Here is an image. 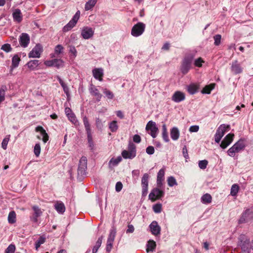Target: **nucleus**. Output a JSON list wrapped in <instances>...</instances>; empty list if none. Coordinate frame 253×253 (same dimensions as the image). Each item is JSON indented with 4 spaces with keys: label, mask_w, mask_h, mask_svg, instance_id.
<instances>
[{
    "label": "nucleus",
    "mask_w": 253,
    "mask_h": 253,
    "mask_svg": "<svg viewBox=\"0 0 253 253\" xmlns=\"http://www.w3.org/2000/svg\"><path fill=\"white\" fill-rule=\"evenodd\" d=\"M194 54L190 53L185 55L180 66V71L183 75H186L192 68Z\"/></svg>",
    "instance_id": "f257e3e1"
},
{
    "label": "nucleus",
    "mask_w": 253,
    "mask_h": 253,
    "mask_svg": "<svg viewBox=\"0 0 253 253\" xmlns=\"http://www.w3.org/2000/svg\"><path fill=\"white\" fill-rule=\"evenodd\" d=\"M246 145L245 139L241 138L228 149L227 154L229 156L234 157L236 153H239L244 150L246 147Z\"/></svg>",
    "instance_id": "f03ea898"
},
{
    "label": "nucleus",
    "mask_w": 253,
    "mask_h": 253,
    "mask_svg": "<svg viewBox=\"0 0 253 253\" xmlns=\"http://www.w3.org/2000/svg\"><path fill=\"white\" fill-rule=\"evenodd\" d=\"M83 121L86 132L89 147L91 150H93L94 148V143L92 140L90 125L86 116H84L83 117Z\"/></svg>",
    "instance_id": "7ed1b4c3"
},
{
    "label": "nucleus",
    "mask_w": 253,
    "mask_h": 253,
    "mask_svg": "<svg viewBox=\"0 0 253 253\" xmlns=\"http://www.w3.org/2000/svg\"><path fill=\"white\" fill-rule=\"evenodd\" d=\"M253 219V207L246 209L238 220L239 224L247 223Z\"/></svg>",
    "instance_id": "20e7f679"
},
{
    "label": "nucleus",
    "mask_w": 253,
    "mask_h": 253,
    "mask_svg": "<svg viewBox=\"0 0 253 253\" xmlns=\"http://www.w3.org/2000/svg\"><path fill=\"white\" fill-rule=\"evenodd\" d=\"M136 146L132 143L128 144V150H124L122 152V157L124 159H132L136 156Z\"/></svg>",
    "instance_id": "39448f33"
},
{
    "label": "nucleus",
    "mask_w": 253,
    "mask_h": 253,
    "mask_svg": "<svg viewBox=\"0 0 253 253\" xmlns=\"http://www.w3.org/2000/svg\"><path fill=\"white\" fill-rule=\"evenodd\" d=\"M145 29V24L142 22H138L132 28L131 34L133 37H137L144 33Z\"/></svg>",
    "instance_id": "423d86ee"
},
{
    "label": "nucleus",
    "mask_w": 253,
    "mask_h": 253,
    "mask_svg": "<svg viewBox=\"0 0 253 253\" xmlns=\"http://www.w3.org/2000/svg\"><path fill=\"white\" fill-rule=\"evenodd\" d=\"M238 245L241 250L251 251L250 239L244 234H241L238 238Z\"/></svg>",
    "instance_id": "0eeeda50"
},
{
    "label": "nucleus",
    "mask_w": 253,
    "mask_h": 253,
    "mask_svg": "<svg viewBox=\"0 0 253 253\" xmlns=\"http://www.w3.org/2000/svg\"><path fill=\"white\" fill-rule=\"evenodd\" d=\"M230 126L225 124L221 125L217 129L214 135V140L215 142L218 143L220 141L222 137L224 135L227 129H229Z\"/></svg>",
    "instance_id": "6e6552de"
},
{
    "label": "nucleus",
    "mask_w": 253,
    "mask_h": 253,
    "mask_svg": "<svg viewBox=\"0 0 253 253\" xmlns=\"http://www.w3.org/2000/svg\"><path fill=\"white\" fill-rule=\"evenodd\" d=\"M146 130L154 138L157 137L159 131L156 123L152 121H149L147 124Z\"/></svg>",
    "instance_id": "1a4fd4ad"
},
{
    "label": "nucleus",
    "mask_w": 253,
    "mask_h": 253,
    "mask_svg": "<svg viewBox=\"0 0 253 253\" xmlns=\"http://www.w3.org/2000/svg\"><path fill=\"white\" fill-rule=\"evenodd\" d=\"M161 188L158 187L153 189L149 195V199L152 202H155L164 196V191L160 190Z\"/></svg>",
    "instance_id": "9d476101"
},
{
    "label": "nucleus",
    "mask_w": 253,
    "mask_h": 253,
    "mask_svg": "<svg viewBox=\"0 0 253 253\" xmlns=\"http://www.w3.org/2000/svg\"><path fill=\"white\" fill-rule=\"evenodd\" d=\"M80 12L78 10L68 23L63 28V31L64 32H68L75 27L80 18Z\"/></svg>",
    "instance_id": "9b49d317"
},
{
    "label": "nucleus",
    "mask_w": 253,
    "mask_h": 253,
    "mask_svg": "<svg viewBox=\"0 0 253 253\" xmlns=\"http://www.w3.org/2000/svg\"><path fill=\"white\" fill-rule=\"evenodd\" d=\"M80 12L78 10L68 23L63 28V31L64 32H68L75 27L80 18Z\"/></svg>",
    "instance_id": "f8f14e48"
},
{
    "label": "nucleus",
    "mask_w": 253,
    "mask_h": 253,
    "mask_svg": "<svg viewBox=\"0 0 253 253\" xmlns=\"http://www.w3.org/2000/svg\"><path fill=\"white\" fill-rule=\"evenodd\" d=\"M80 12L78 10L68 23L63 28V31L64 32H68L75 27L80 18Z\"/></svg>",
    "instance_id": "ddd939ff"
},
{
    "label": "nucleus",
    "mask_w": 253,
    "mask_h": 253,
    "mask_svg": "<svg viewBox=\"0 0 253 253\" xmlns=\"http://www.w3.org/2000/svg\"><path fill=\"white\" fill-rule=\"evenodd\" d=\"M116 234V229L115 227H112L107 239L106 250L108 252H110L112 248L113 244Z\"/></svg>",
    "instance_id": "4468645a"
},
{
    "label": "nucleus",
    "mask_w": 253,
    "mask_h": 253,
    "mask_svg": "<svg viewBox=\"0 0 253 253\" xmlns=\"http://www.w3.org/2000/svg\"><path fill=\"white\" fill-rule=\"evenodd\" d=\"M87 168V158L86 157L83 156L79 162L78 169V175L83 176L85 174V171Z\"/></svg>",
    "instance_id": "2eb2a0df"
},
{
    "label": "nucleus",
    "mask_w": 253,
    "mask_h": 253,
    "mask_svg": "<svg viewBox=\"0 0 253 253\" xmlns=\"http://www.w3.org/2000/svg\"><path fill=\"white\" fill-rule=\"evenodd\" d=\"M42 51V46L41 44H37L29 53L28 57L29 58H40Z\"/></svg>",
    "instance_id": "dca6fc26"
},
{
    "label": "nucleus",
    "mask_w": 253,
    "mask_h": 253,
    "mask_svg": "<svg viewBox=\"0 0 253 253\" xmlns=\"http://www.w3.org/2000/svg\"><path fill=\"white\" fill-rule=\"evenodd\" d=\"M94 30L91 27H84L81 30V36L85 40L89 39L93 37Z\"/></svg>",
    "instance_id": "f3484780"
},
{
    "label": "nucleus",
    "mask_w": 253,
    "mask_h": 253,
    "mask_svg": "<svg viewBox=\"0 0 253 253\" xmlns=\"http://www.w3.org/2000/svg\"><path fill=\"white\" fill-rule=\"evenodd\" d=\"M32 209L34 211V212L30 217V219L33 222L37 223L38 221V218L42 215V211L41 209L37 206H33Z\"/></svg>",
    "instance_id": "a211bd4d"
},
{
    "label": "nucleus",
    "mask_w": 253,
    "mask_h": 253,
    "mask_svg": "<svg viewBox=\"0 0 253 253\" xmlns=\"http://www.w3.org/2000/svg\"><path fill=\"white\" fill-rule=\"evenodd\" d=\"M30 41L29 35L25 33H22L19 38V42L20 45L24 48L27 47Z\"/></svg>",
    "instance_id": "6ab92c4d"
},
{
    "label": "nucleus",
    "mask_w": 253,
    "mask_h": 253,
    "mask_svg": "<svg viewBox=\"0 0 253 253\" xmlns=\"http://www.w3.org/2000/svg\"><path fill=\"white\" fill-rule=\"evenodd\" d=\"M234 134L233 133L228 134L221 141L220 144V147L222 149L226 148L229 146L233 140Z\"/></svg>",
    "instance_id": "aec40b11"
},
{
    "label": "nucleus",
    "mask_w": 253,
    "mask_h": 253,
    "mask_svg": "<svg viewBox=\"0 0 253 253\" xmlns=\"http://www.w3.org/2000/svg\"><path fill=\"white\" fill-rule=\"evenodd\" d=\"M231 70L234 74H238L242 73L243 68L237 60H234L232 62Z\"/></svg>",
    "instance_id": "412c9836"
},
{
    "label": "nucleus",
    "mask_w": 253,
    "mask_h": 253,
    "mask_svg": "<svg viewBox=\"0 0 253 253\" xmlns=\"http://www.w3.org/2000/svg\"><path fill=\"white\" fill-rule=\"evenodd\" d=\"M185 99V94L180 91H175L171 97V100L176 103H179Z\"/></svg>",
    "instance_id": "4be33fe9"
},
{
    "label": "nucleus",
    "mask_w": 253,
    "mask_h": 253,
    "mask_svg": "<svg viewBox=\"0 0 253 253\" xmlns=\"http://www.w3.org/2000/svg\"><path fill=\"white\" fill-rule=\"evenodd\" d=\"M165 173V169H161L157 174V186L159 188H162L163 184V181L164 180V175Z\"/></svg>",
    "instance_id": "5701e85b"
},
{
    "label": "nucleus",
    "mask_w": 253,
    "mask_h": 253,
    "mask_svg": "<svg viewBox=\"0 0 253 253\" xmlns=\"http://www.w3.org/2000/svg\"><path fill=\"white\" fill-rule=\"evenodd\" d=\"M149 227L153 235L157 236L160 234L161 227L157 221H153L149 225Z\"/></svg>",
    "instance_id": "b1692460"
},
{
    "label": "nucleus",
    "mask_w": 253,
    "mask_h": 253,
    "mask_svg": "<svg viewBox=\"0 0 253 253\" xmlns=\"http://www.w3.org/2000/svg\"><path fill=\"white\" fill-rule=\"evenodd\" d=\"M92 75L95 79L98 80L99 81H102V77L104 75L103 69L101 68H94L92 70Z\"/></svg>",
    "instance_id": "393cba45"
},
{
    "label": "nucleus",
    "mask_w": 253,
    "mask_h": 253,
    "mask_svg": "<svg viewBox=\"0 0 253 253\" xmlns=\"http://www.w3.org/2000/svg\"><path fill=\"white\" fill-rule=\"evenodd\" d=\"M37 132H40L41 136H42V140L45 143L48 140V135L46 132L45 129L41 126H38L36 128Z\"/></svg>",
    "instance_id": "a878e982"
},
{
    "label": "nucleus",
    "mask_w": 253,
    "mask_h": 253,
    "mask_svg": "<svg viewBox=\"0 0 253 253\" xmlns=\"http://www.w3.org/2000/svg\"><path fill=\"white\" fill-rule=\"evenodd\" d=\"M199 85L198 84L192 83L187 86V91L190 94H194L198 92Z\"/></svg>",
    "instance_id": "bb28decb"
},
{
    "label": "nucleus",
    "mask_w": 253,
    "mask_h": 253,
    "mask_svg": "<svg viewBox=\"0 0 253 253\" xmlns=\"http://www.w3.org/2000/svg\"><path fill=\"white\" fill-rule=\"evenodd\" d=\"M12 16L14 21L20 23L22 20V15L19 9H16L12 13Z\"/></svg>",
    "instance_id": "cd10ccee"
},
{
    "label": "nucleus",
    "mask_w": 253,
    "mask_h": 253,
    "mask_svg": "<svg viewBox=\"0 0 253 253\" xmlns=\"http://www.w3.org/2000/svg\"><path fill=\"white\" fill-rule=\"evenodd\" d=\"M122 158L121 156H118L116 158H111L108 163L109 168L112 169L115 167L117 166L119 164V163L122 161Z\"/></svg>",
    "instance_id": "c85d7f7f"
},
{
    "label": "nucleus",
    "mask_w": 253,
    "mask_h": 253,
    "mask_svg": "<svg viewBox=\"0 0 253 253\" xmlns=\"http://www.w3.org/2000/svg\"><path fill=\"white\" fill-rule=\"evenodd\" d=\"M26 65L31 70H34L40 65L39 60L36 59L30 60Z\"/></svg>",
    "instance_id": "c756f323"
},
{
    "label": "nucleus",
    "mask_w": 253,
    "mask_h": 253,
    "mask_svg": "<svg viewBox=\"0 0 253 253\" xmlns=\"http://www.w3.org/2000/svg\"><path fill=\"white\" fill-rule=\"evenodd\" d=\"M170 137L173 140H177L179 137V131L177 127H173L170 130Z\"/></svg>",
    "instance_id": "7c9ffc66"
},
{
    "label": "nucleus",
    "mask_w": 253,
    "mask_h": 253,
    "mask_svg": "<svg viewBox=\"0 0 253 253\" xmlns=\"http://www.w3.org/2000/svg\"><path fill=\"white\" fill-rule=\"evenodd\" d=\"M54 207L56 211L59 213H63L65 211V207L62 202H57Z\"/></svg>",
    "instance_id": "2f4dec72"
},
{
    "label": "nucleus",
    "mask_w": 253,
    "mask_h": 253,
    "mask_svg": "<svg viewBox=\"0 0 253 253\" xmlns=\"http://www.w3.org/2000/svg\"><path fill=\"white\" fill-rule=\"evenodd\" d=\"M90 92L92 95L96 97L98 101L100 100L102 95L99 93L98 90L95 86H92L90 88Z\"/></svg>",
    "instance_id": "473e14b6"
},
{
    "label": "nucleus",
    "mask_w": 253,
    "mask_h": 253,
    "mask_svg": "<svg viewBox=\"0 0 253 253\" xmlns=\"http://www.w3.org/2000/svg\"><path fill=\"white\" fill-rule=\"evenodd\" d=\"M156 247V242L152 240H150L148 241L147 244L146 252L147 253H148L149 252H153L155 251Z\"/></svg>",
    "instance_id": "72a5a7b5"
},
{
    "label": "nucleus",
    "mask_w": 253,
    "mask_h": 253,
    "mask_svg": "<svg viewBox=\"0 0 253 253\" xmlns=\"http://www.w3.org/2000/svg\"><path fill=\"white\" fill-rule=\"evenodd\" d=\"M20 61V57L18 54H15L12 58L11 68H15L19 65Z\"/></svg>",
    "instance_id": "f704fd0d"
},
{
    "label": "nucleus",
    "mask_w": 253,
    "mask_h": 253,
    "mask_svg": "<svg viewBox=\"0 0 253 253\" xmlns=\"http://www.w3.org/2000/svg\"><path fill=\"white\" fill-rule=\"evenodd\" d=\"M57 78L62 87L64 93L66 94L67 96L69 95V89L67 86V85L63 81V80L60 78V77L57 76Z\"/></svg>",
    "instance_id": "c9c22d12"
},
{
    "label": "nucleus",
    "mask_w": 253,
    "mask_h": 253,
    "mask_svg": "<svg viewBox=\"0 0 253 253\" xmlns=\"http://www.w3.org/2000/svg\"><path fill=\"white\" fill-rule=\"evenodd\" d=\"M103 239V236H101L100 237L97 241L96 242L95 245L93 246L92 248V253H96L98 251V250L100 248L101 245L102 240Z\"/></svg>",
    "instance_id": "e433bc0d"
},
{
    "label": "nucleus",
    "mask_w": 253,
    "mask_h": 253,
    "mask_svg": "<svg viewBox=\"0 0 253 253\" xmlns=\"http://www.w3.org/2000/svg\"><path fill=\"white\" fill-rule=\"evenodd\" d=\"M212 197L211 195L208 193H206L201 197V202L203 204H208L211 202Z\"/></svg>",
    "instance_id": "4c0bfd02"
},
{
    "label": "nucleus",
    "mask_w": 253,
    "mask_h": 253,
    "mask_svg": "<svg viewBox=\"0 0 253 253\" xmlns=\"http://www.w3.org/2000/svg\"><path fill=\"white\" fill-rule=\"evenodd\" d=\"M97 1V0H89L87 1L85 4V10L87 11L91 9L95 5Z\"/></svg>",
    "instance_id": "58836bf2"
},
{
    "label": "nucleus",
    "mask_w": 253,
    "mask_h": 253,
    "mask_svg": "<svg viewBox=\"0 0 253 253\" xmlns=\"http://www.w3.org/2000/svg\"><path fill=\"white\" fill-rule=\"evenodd\" d=\"M162 137L164 141L166 142H168L169 140L168 133L167 131V128L165 124L162 126Z\"/></svg>",
    "instance_id": "ea45409f"
},
{
    "label": "nucleus",
    "mask_w": 253,
    "mask_h": 253,
    "mask_svg": "<svg viewBox=\"0 0 253 253\" xmlns=\"http://www.w3.org/2000/svg\"><path fill=\"white\" fill-rule=\"evenodd\" d=\"M16 213L13 211H11L8 216V221L10 224H13L16 222Z\"/></svg>",
    "instance_id": "a19ab883"
},
{
    "label": "nucleus",
    "mask_w": 253,
    "mask_h": 253,
    "mask_svg": "<svg viewBox=\"0 0 253 253\" xmlns=\"http://www.w3.org/2000/svg\"><path fill=\"white\" fill-rule=\"evenodd\" d=\"M214 88V84H211L206 85L203 88L201 92L203 94H210L211 91Z\"/></svg>",
    "instance_id": "79ce46f5"
},
{
    "label": "nucleus",
    "mask_w": 253,
    "mask_h": 253,
    "mask_svg": "<svg viewBox=\"0 0 253 253\" xmlns=\"http://www.w3.org/2000/svg\"><path fill=\"white\" fill-rule=\"evenodd\" d=\"M239 190V186L237 184L232 185L230 190V194L232 196H236Z\"/></svg>",
    "instance_id": "37998d69"
},
{
    "label": "nucleus",
    "mask_w": 253,
    "mask_h": 253,
    "mask_svg": "<svg viewBox=\"0 0 253 253\" xmlns=\"http://www.w3.org/2000/svg\"><path fill=\"white\" fill-rule=\"evenodd\" d=\"M69 120L75 126H79V122L77 120L75 115L73 113L72 114H70L69 116H67Z\"/></svg>",
    "instance_id": "c03bdc74"
},
{
    "label": "nucleus",
    "mask_w": 253,
    "mask_h": 253,
    "mask_svg": "<svg viewBox=\"0 0 253 253\" xmlns=\"http://www.w3.org/2000/svg\"><path fill=\"white\" fill-rule=\"evenodd\" d=\"M109 128L112 132H115L118 129L117 122L116 121H113L109 125Z\"/></svg>",
    "instance_id": "a18cd8bd"
},
{
    "label": "nucleus",
    "mask_w": 253,
    "mask_h": 253,
    "mask_svg": "<svg viewBox=\"0 0 253 253\" xmlns=\"http://www.w3.org/2000/svg\"><path fill=\"white\" fill-rule=\"evenodd\" d=\"M64 61L61 59H54V67L59 69L64 67Z\"/></svg>",
    "instance_id": "49530a36"
},
{
    "label": "nucleus",
    "mask_w": 253,
    "mask_h": 253,
    "mask_svg": "<svg viewBox=\"0 0 253 253\" xmlns=\"http://www.w3.org/2000/svg\"><path fill=\"white\" fill-rule=\"evenodd\" d=\"M6 86L3 85L0 89V103L3 101L5 99V93L6 90Z\"/></svg>",
    "instance_id": "de8ad7c7"
},
{
    "label": "nucleus",
    "mask_w": 253,
    "mask_h": 253,
    "mask_svg": "<svg viewBox=\"0 0 253 253\" xmlns=\"http://www.w3.org/2000/svg\"><path fill=\"white\" fill-rule=\"evenodd\" d=\"M102 91L103 93L108 99H112L114 98V95L113 93L110 90L107 89V88H102Z\"/></svg>",
    "instance_id": "09e8293b"
},
{
    "label": "nucleus",
    "mask_w": 253,
    "mask_h": 253,
    "mask_svg": "<svg viewBox=\"0 0 253 253\" xmlns=\"http://www.w3.org/2000/svg\"><path fill=\"white\" fill-rule=\"evenodd\" d=\"M168 184L169 186L172 187L174 185H177V183L176 181L175 178L173 176H169L168 178Z\"/></svg>",
    "instance_id": "8fccbe9b"
},
{
    "label": "nucleus",
    "mask_w": 253,
    "mask_h": 253,
    "mask_svg": "<svg viewBox=\"0 0 253 253\" xmlns=\"http://www.w3.org/2000/svg\"><path fill=\"white\" fill-rule=\"evenodd\" d=\"M69 47V52L71 54V57L73 59H75L77 55V51L75 47L73 45H70Z\"/></svg>",
    "instance_id": "3c124183"
},
{
    "label": "nucleus",
    "mask_w": 253,
    "mask_h": 253,
    "mask_svg": "<svg viewBox=\"0 0 253 253\" xmlns=\"http://www.w3.org/2000/svg\"><path fill=\"white\" fill-rule=\"evenodd\" d=\"M148 179L149 175L147 173H145L141 179L142 186H148Z\"/></svg>",
    "instance_id": "603ef678"
},
{
    "label": "nucleus",
    "mask_w": 253,
    "mask_h": 253,
    "mask_svg": "<svg viewBox=\"0 0 253 253\" xmlns=\"http://www.w3.org/2000/svg\"><path fill=\"white\" fill-rule=\"evenodd\" d=\"M10 135H6L5 138L3 139L1 143V147L4 150H6L8 143L9 141Z\"/></svg>",
    "instance_id": "864d4df0"
},
{
    "label": "nucleus",
    "mask_w": 253,
    "mask_h": 253,
    "mask_svg": "<svg viewBox=\"0 0 253 253\" xmlns=\"http://www.w3.org/2000/svg\"><path fill=\"white\" fill-rule=\"evenodd\" d=\"M45 242V238L42 237H40L39 239L36 242L35 248L36 250H38L40 246L43 244Z\"/></svg>",
    "instance_id": "5fc2aeb1"
},
{
    "label": "nucleus",
    "mask_w": 253,
    "mask_h": 253,
    "mask_svg": "<svg viewBox=\"0 0 253 253\" xmlns=\"http://www.w3.org/2000/svg\"><path fill=\"white\" fill-rule=\"evenodd\" d=\"M205 61L201 57H199L194 60V64L196 67L200 68L202 66V64Z\"/></svg>",
    "instance_id": "6e6d98bb"
},
{
    "label": "nucleus",
    "mask_w": 253,
    "mask_h": 253,
    "mask_svg": "<svg viewBox=\"0 0 253 253\" xmlns=\"http://www.w3.org/2000/svg\"><path fill=\"white\" fill-rule=\"evenodd\" d=\"M34 153L37 157H38L40 156L41 153V146L39 143H37L35 145Z\"/></svg>",
    "instance_id": "4d7b16f0"
},
{
    "label": "nucleus",
    "mask_w": 253,
    "mask_h": 253,
    "mask_svg": "<svg viewBox=\"0 0 253 253\" xmlns=\"http://www.w3.org/2000/svg\"><path fill=\"white\" fill-rule=\"evenodd\" d=\"M64 49V47L61 44H58L57 45L54 49V52L55 54H56V55H58L60 53H61Z\"/></svg>",
    "instance_id": "13d9d810"
},
{
    "label": "nucleus",
    "mask_w": 253,
    "mask_h": 253,
    "mask_svg": "<svg viewBox=\"0 0 253 253\" xmlns=\"http://www.w3.org/2000/svg\"><path fill=\"white\" fill-rule=\"evenodd\" d=\"M208 164V161L204 160L199 161L198 163V166L201 169H204L207 168Z\"/></svg>",
    "instance_id": "bf43d9fd"
},
{
    "label": "nucleus",
    "mask_w": 253,
    "mask_h": 253,
    "mask_svg": "<svg viewBox=\"0 0 253 253\" xmlns=\"http://www.w3.org/2000/svg\"><path fill=\"white\" fill-rule=\"evenodd\" d=\"M162 206L161 204H156L153 206V210L155 213H160L162 211Z\"/></svg>",
    "instance_id": "052dcab7"
},
{
    "label": "nucleus",
    "mask_w": 253,
    "mask_h": 253,
    "mask_svg": "<svg viewBox=\"0 0 253 253\" xmlns=\"http://www.w3.org/2000/svg\"><path fill=\"white\" fill-rule=\"evenodd\" d=\"M1 49L4 51L6 52H9L12 50V48L11 47L10 44L8 43H5L1 46Z\"/></svg>",
    "instance_id": "680f3d73"
},
{
    "label": "nucleus",
    "mask_w": 253,
    "mask_h": 253,
    "mask_svg": "<svg viewBox=\"0 0 253 253\" xmlns=\"http://www.w3.org/2000/svg\"><path fill=\"white\" fill-rule=\"evenodd\" d=\"M213 39L214 44L216 46L219 45L220 44L221 36L219 34L216 35L213 37Z\"/></svg>",
    "instance_id": "e2e57ef3"
},
{
    "label": "nucleus",
    "mask_w": 253,
    "mask_h": 253,
    "mask_svg": "<svg viewBox=\"0 0 253 253\" xmlns=\"http://www.w3.org/2000/svg\"><path fill=\"white\" fill-rule=\"evenodd\" d=\"M15 251V246L13 244H10L6 248L5 253H14Z\"/></svg>",
    "instance_id": "0e129e2a"
},
{
    "label": "nucleus",
    "mask_w": 253,
    "mask_h": 253,
    "mask_svg": "<svg viewBox=\"0 0 253 253\" xmlns=\"http://www.w3.org/2000/svg\"><path fill=\"white\" fill-rule=\"evenodd\" d=\"M199 130V126L197 125L192 126L189 127V130L190 132H197Z\"/></svg>",
    "instance_id": "69168bd1"
},
{
    "label": "nucleus",
    "mask_w": 253,
    "mask_h": 253,
    "mask_svg": "<svg viewBox=\"0 0 253 253\" xmlns=\"http://www.w3.org/2000/svg\"><path fill=\"white\" fill-rule=\"evenodd\" d=\"M96 126L97 128L98 129H102L103 127V123L101 121V120L99 119V118H96Z\"/></svg>",
    "instance_id": "338daca9"
},
{
    "label": "nucleus",
    "mask_w": 253,
    "mask_h": 253,
    "mask_svg": "<svg viewBox=\"0 0 253 253\" xmlns=\"http://www.w3.org/2000/svg\"><path fill=\"white\" fill-rule=\"evenodd\" d=\"M146 151L148 154L152 155L154 153L155 149L154 147L149 146L146 148Z\"/></svg>",
    "instance_id": "774afa93"
}]
</instances>
